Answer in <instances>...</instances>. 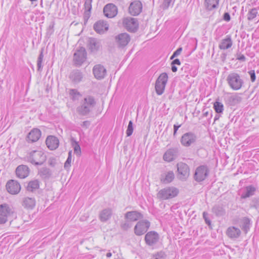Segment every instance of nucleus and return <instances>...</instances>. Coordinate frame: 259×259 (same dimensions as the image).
Wrapping results in <instances>:
<instances>
[{
  "label": "nucleus",
  "mask_w": 259,
  "mask_h": 259,
  "mask_svg": "<svg viewBox=\"0 0 259 259\" xmlns=\"http://www.w3.org/2000/svg\"><path fill=\"white\" fill-rule=\"evenodd\" d=\"M96 105L94 97L87 95L80 102L79 106L76 108V111L81 116H87L90 114Z\"/></svg>",
  "instance_id": "f257e3e1"
},
{
  "label": "nucleus",
  "mask_w": 259,
  "mask_h": 259,
  "mask_svg": "<svg viewBox=\"0 0 259 259\" xmlns=\"http://www.w3.org/2000/svg\"><path fill=\"white\" fill-rule=\"evenodd\" d=\"M179 193L178 188L171 186L161 189L157 194V197L162 200H166L176 197Z\"/></svg>",
  "instance_id": "f03ea898"
},
{
  "label": "nucleus",
  "mask_w": 259,
  "mask_h": 259,
  "mask_svg": "<svg viewBox=\"0 0 259 259\" xmlns=\"http://www.w3.org/2000/svg\"><path fill=\"white\" fill-rule=\"evenodd\" d=\"M27 161L35 165H41L46 160V155L39 150H34L31 152L26 157Z\"/></svg>",
  "instance_id": "7ed1b4c3"
},
{
  "label": "nucleus",
  "mask_w": 259,
  "mask_h": 259,
  "mask_svg": "<svg viewBox=\"0 0 259 259\" xmlns=\"http://www.w3.org/2000/svg\"><path fill=\"white\" fill-rule=\"evenodd\" d=\"M227 82L230 87L233 90H239L243 84V80L239 74L232 72L230 73L227 77Z\"/></svg>",
  "instance_id": "20e7f679"
},
{
  "label": "nucleus",
  "mask_w": 259,
  "mask_h": 259,
  "mask_svg": "<svg viewBox=\"0 0 259 259\" xmlns=\"http://www.w3.org/2000/svg\"><path fill=\"white\" fill-rule=\"evenodd\" d=\"M167 80L168 75L166 73H161L157 79L155 88L158 95H161L163 93Z\"/></svg>",
  "instance_id": "39448f33"
},
{
  "label": "nucleus",
  "mask_w": 259,
  "mask_h": 259,
  "mask_svg": "<svg viewBox=\"0 0 259 259\" xmlns=\"http://www.w3.org/2000/svg\"><path fill=\"white\" fill-rule=\"evenodd\" d=\"M160 239L159 234L154 231L148 232L145 235L144 240L148 246L153 248L158 244Z\"/></svg>",
  "instance_id": "423d86ee"
},
{
  "label": "nucleus",
  "mask_w": 259,
  "mask_h": 259,
  "mask_svg": "<svg viewBox=\"0 0 259 259\" xmlns=\"http://www.w3.org/2000/svg\"><path fill=\"white\" fill-rule=\"evenodd\" d=\"M208 174L209 169L206 165H200L195 170L194 179L197 182H202L207 177Z\"/></svg>",
  "instance_id": "0eeeda50"
},
{
  "label": "nucleus",
  "mask_w": 259,
  "mask_h": 259,
  "mask_svg": "<svg viewBox=\"0 0 259 259\" xmlns=\"http://www.w3.org/2000/svg\"><path fill=\"white\" fill-rule=\"evenodd\" d=\"M150 222L147 220L139 221L134 227V233L137 236H141L147 232L150 227Z\"/></svg>",
  "instance_id": "6e6552de"
},
{
  "label": "nucleus",
  "mask_w": 259,
  "mask_h": 259,
  "mask_svg": "<svg viewBox=\"0 0 259 259\" xmlns=\"http://www.w3.org/2000/svg\"><path fill=\"white\" fill-rule=\"evenodd\" d=\"M122 23L124 27L128 31L135 32L137 30L139 23L136 18L126 17L123 19Z\"/></svg>",
  "instance_id": "1a4fd4ad"
},
{
  "label": "nucleus",
  "mask_w": 259,
  "mask_h": 259,
  "mask_svg": "<svg viewBox=\"0 0 259 259\" xmlns=\"http://www.w3.org/2000/svg\"><path fill=\"white\" fill-rule=\"evenodd\" d=\"M197 139V136L194 133L188 132L182 136L180 142L183 146L189 147L196 142Z\"/></svg>",
  "instance_id": "9d476101"
},
{
  "label": "nucleus",
  "mask_w": 259,
  "mask_h": 259,
  "mask_svg": "<svg viewBox=\"0 0 259 259\" xmlns=\"http://www.w3.org/2000/svg\"><path fill=\"white\" fill-rule=\"evenodd\" d=\"M177 166L179 179L185 180L190 175L189 166L184 162H179L177 164Z\"/></svg>",
  "instance_id": "9b49d317"
},
{
  "label": "nucleus",
  "mask_w": 259,
  "mask_h": 259,
  "mask_svg": "<svg viewBox=\"0 0 259 259\" xmlns=\"http://www.w3.org/2000/svg\"><path fill=\"white\" fill-rule=\"evenodd\" d=\"M131 40V37L127 33H121L115 36V42L118 48H123Z\"/></svg>",
  "instance_id": "f8f14e48"
},
{
  "label": "nucleus",
  "mask_w": 259,
  "mask_h": 259,
  "mask_svg": "<svg viewBox=\"0 0 259 259\" xmlns=\"http://www.w3.org/2000/svg\"><path fill=\"white\" fill-rule=\"evenodd\" d=\"M87 47L89 51L93 54H96L102 48L101 40L94 37L88 40Z\"/></svg>",
  "instance_id": "ddd939ff"
},
{
  "label": "nucleus",
  "mask_w": 259,
  "mask_h": 259,
  "mask_svg": "<svg viewBox=\"0 0 259 259\" xmlns=\"http://www.w3.org/2000/svg\"><path fill=\"white\" fill-rule=\"evenodd\" d=\"M87 52L84 47H80L74 54V61L76 65L80 66L86 60Z\"/></svg>",
  "instance_id": "4468645a"
},
{
  "label": "nucleus",
  "mask_w": 259,
  "mask_h": 259,
  "mask_svg": "<svg viewBox=\"0 0 259 259\" xmlns=\"http://www.w3.org/2000/svg\"><path fill=\"white\" fill-rule=\"evenodd\" d=\"M6 187L8 192L11 194H17L21 190L20 184L17 181L14 180L8 181Z\"/></svg>",
  "instance_id": "2eb2a0df"
},
{
  "label": "nucleus",
  "mask_w": 259,
  "mask_h": 259,
  "mask_svg": "<svg viewBox=\"0 0 259 259\" xmlns=\"http://www.w3.org/2000/svg\"><path fill=\"white\" fill-rule=\"evenodd\" d=\"M103 12L106 17L111 18L117 15L118 10L117 7L115 5L113 4H108L104 7Z\"/></svg>",
  "instance_id": "dca6fc26"
},
{
  "label": "nucleus",
  "mask_w": 259,
  "mask_h": 259,
  "mask_svg": "<svg viewBox=\"0 0 259 259\" xmlns=\"http://www.w3.org/2000/svg\"><path fill=\"white\" fill-rule=\"evenodd\" d=\"M142 10V4L140 1L132 2L128 8L129 13L133 16L139 15Z\"/></svg>",
  "instance_id": "f3484780"
},
{
  "label": "nucleus",
  "mask_w": 259,
  "mask_h": 259,
  "mask_svg": "<svg viewBox=\"0 0 259 259\" xmlns=\"http://www.w3.org/2000/svg\"><path fill=\"white\" fill-rule=\"evenodd\" d=\"M93 72L95 77L97 79L104 78L106 75V69L101 64H97L94 66L93 69Z\"/></svg>",
  "instance_id": "a211bd4d"
},
{
  "label": "nucleus",
  "mask_w": 259,
  "mask_h": 259,
  "mask_svg": "<svg viewBox=\"0 0 259 259\" xmlns=\"http://www.w3.org/2000/svg\"><path fill=\"white\" fill-rule=\"evenodd\" d=\"M41 132L37 128H33L28 133L26 137V141L29 143H34L37 141L40 138Z\"/></svg>",
  "instance_id": "6ab92c4d"
},
{
  "label": "nucleus",
  "mask_w": 259,
  "mask_h": 259,
  "mask_svg": "<svg viewBox=\"0 0 259 259\" xmlns=\"http://www.w3.org/2000/svg\"><path fill=\"white\" fill-rule=\"evenodd\" d=\"M179 155V149L177 148L168 149L164 154V160L170 162L175 160Z\"/></svg>",
  "instance_id": "aec40b11"
},
{
  "label": "nucleus",
  "mask_w": 259,
  "mask_h": 259,
  "mask_svg": "<svg viewBox=\"0 0 259 259\" xmlns=\"http://www.w3.org/2000/svg\"><path fill=\"white\" fill-rule=\"evenodd\" d=\"M46 144L51 150L56 149L59 145L58 139L54 136H49L46 140Z\"/></svg>",
  "instance_id": "412c9836"
},
{
  "label": "nucleus",
  "mask_w": 259,
  "mask_h": 259,
  "mask_svg": "<svg viewBox=\"0 0 259 259\" xmlns=\"http://www.w3.org/2000/svg\"><path fill=\"white\" fill-rule=\"evenodd\" d=\"M0 212H2L8 219L13 217L15 214L14 208L7 203H3L0 205Z\"/></svg>",
  "instance_id": "4be33fe9"
},
{
  "label": "nucleus",
  "mask_w": 259,
  "mask_h": 259,
  "mask_svg": "<svg viewBox=\"0 0 259 259\" xmlns=\"http://www.w3.org/2000/svg\"><path fill=\"white\" fill-rule=\"evenodd\" d=\"M109 25L106 21L99 20L94 25L95 31L99 34H103L108 30Z\"/></svg>",
  "instance_id": "5701e85b"
},
{
  "label": "nucleus",
  "mask_w": 259,
  "mask_h": 259,
  "mask_svg": "<svg viewBox=\"0 0 259 259\" xmlns=\"http://www.w3.org/2000/svg\"><path fill=\"white\" fill-rule=\"evenodd\" d=\"M124 218L131 222H136L139 220L143 219L144 215L139 211H130L125 213Z\"/></svg>",
  "instance_id": "b1692460"
},
{
  "label": "nucleus",
  "mask_w": 259,
  "mask_h": 259,
  "mask_svg": "<svg viewBox=\"0 0 259 259\" xmlns=\"http://www.w3.org/2000/svg\"><path fill=\"white\" fill-rule=\"evenodd\" d=\"M29 168L26 165H19L16 169V174L20 179L26 178L29 174Z\"/></svg>",
  "instance_id": "393cba45"
},
{
  "label": "nucleus",
  "mask_w": 259,
  "mask_h": 259,
  "mask_svg": "<svg viewBox=\"0 0 259 259\" xmlns=\"http://www.w3.org/2000/svg\"><path fill=\"white\" fill-rule=\"evenodd\" d=\"M35 199L33 197H24L22 201V205L26 209H32L35 206Z\"/></svg>",
  "instance_id": "a878e982"
},
{
  "label": "nucleus",
  "mask_w": 259,
  "mask_h": 259,
  "mask_svg": "<svg viewBox=\"0 0 259 259\" xmlns=\"http://www.w3.org/2000/svg\"><path fill=\"white\" fill-rule=\"evenodd\" d=\"M69 77L72 82L77 83L81 81L83 75L80 70H74L70 73Z\"/></svg>",
  "instance_id": "bb28decb"
},
{
  "label": "nucleus",
  "mask_w": 259,
  "mask_h": 259,
  "mask_svg": "<svg viewBox=\"0 0 259 259\" xmlns=\"http://www.w3.org/2000/svg\"><path fill=\"white\" fill-rule=\"evenodd\" d=\"M233 45L231 37L228 35L226 37L223 39L219 44V47L221 50H226L230 48Z\"/></svg>",
  "instance_id": "cd10ccee"
},
{
  "label": "nucleus",
  "mask_w": 259,
  "mask_h": 259,
  "mask_svg": "<svg viewBox=\"0 0 259 259\" xmlns=\"http://www.w3.org/2000/svg\"><path fill=\"white\" fill-rule=\"evenodd\" d=\"M256 190V188L253 185L246 186L241 195V198L242 199H245L253 196Z\"/></svg>",
  "instance_id": "c85d7f7f"
},
{
  "label": "nucleus",
  "mask_w": 259,
  "mask_h": 259,
  "mask_svg": "<svg viewBox=\"0 0 259 259\" xmlns=\"http://www.w3.org/2000/svg\"><path fill=\"white\" fill-rule=\"evenodd\" d=\"M227 235L232 239L238 238L241 234L240 230L235 227H230L227 230Z\"/></svg>",
  "instance_id": "c756f323"
},
{
  "label": "nucleus",
  "mask_w": 259,
  "mask_h": 259,
  "mask_svg": "<svg viewBox=\"0 0 259 259\" xmlns=\"http://www.w3.org/2000/svg\"><path fill=\"white\" fill-rule=\"evenodd\" d=\"M112 215V209L109 208H105L100 212L99 218L101 222H105L111 218Z\"/></svg>",
  "instance_id": "7c9ffc66"
},
{
  "label": "nucleus",
  "mask_w": 259,
  "mask_h": 259,
  "mask_svg": "<svg viewBox=\"0 0 259 259\" xmlns=\"http://www.w3.org/2000/svg\"><path fill=\"white\" fill-rule=\"evenodd\" d=\"M175 178V175L172 171H168L165 175H161L160 181L164 184H168L171 182Z\"/></svg>",
  "instance_id": "2f4dec72"
},
{
  "label": "nucleus",
  "mask_w": 259,
  "mask_h": 259,
  "mask_svg": "<svg viewBox=\"0 0 259 259\" xmlns=\"http://www.w3.org/2000/svg\"><path fill=\"white\" fill-rule=\"evenodd\" d=\"M39 181L38 180H33L30 181L26 187L27 191L33 192L39 188Z\"/></svg>",
  "instance_id": "473e14b6"
},
{
  "label": "nucleus",
  "mask_w": 259,
  "mask_h": 259,
  "mask_svg": "<svg viewBox=\"0 0 259 259\" xmlns=\"http://www.w3.org/2000/svg\"><path fill=\"white\" fill-rule=\"evenodd\" d=\"M38 175L44 179H49L52 175L51 170L46 167L40 168L38 170Z\"/></svg>",
  "instance_id": "72a5a7b5"
},
{
  "label": "nucleus",
  "mask_w": 259,
  "mask_h": 259,
  "mask_svg": "<svg viewBox=\"0 0 259 259\" xmlns=\"http://www.w3.org/2000/svg\"><path fill=\"white\" fill-rule=\"evenodd\" d=\"M212 212L217 217L223 216L225 213V210L222 205H215L212 208Z\"/></svg>",
  "instance_id": "f704fd0d"
},
{
  "label": "nucleus",
  "mask_w": 259,
  "mask_h": 259,
  "mask_svg": "<svg viewBox=\"0 0 259 259\" xmlns=\"http://www.w3.org/2000/svg\"><path fill=\"white\" fill-rule=\"evenodd\" d=\"M219 0H205L206 8L209 11L216 8L219 5Z\"/></svg>",
  "instance_id": "c9c22d12"
},
{
  "label": "nucleus",
  "mask_w": 259,
  "mask_h": 259,
  "mask_svg": "<svg viewBox=\"0 0 259 259\" xmlns=\"http://www.w3.org/2000/svg\"><path fill=\"white\" fill-rule=\"evenodd\" d=\"M69 94L71 100L73 101H78L82 96L76 89H70Z\"/></svg>",
  "instance_id": "e433bc0d"
},
{
  "label": "nucleus",
  "mask_w": 259,
  "mask_h": 259,
  "mask_svg": "<svg viewBox=\"0 0 259 259\" xmlns=\"http://www.w3.org/2000/svg\"><path fill=\"white\" fill-rule=\"evenodd\" d=\"M228 100L231 105H235L242 101V98L237 95H232L229 97Z\"/></svg>",
  "instance_id": "4c0bfd02"
},
{
  "label": "nucleus",
  "mask_w": 259,
  "mask_h": 259,
  "mask_svg": "<svg viewBox=\"0 0 259 259\" xmlns=\"http://www.w3.org/2000/svg\"><path fill=\"white\" fill-rule=\"evenodd\" d=\"M71 142L72 147H73L74 151L77 155H80L81 154V149L78 143L76 141L74 138H71Z\"/></svg>",
  "instance_id": "58836bf2"
},
{
  "label": "nucleus",
  "mask_w": 259,
  "mask_h": 259,
  "mask_svg": "<svg viewBox=\"0 0 259 259\" xmlns=\"http://www.w3.org/2000/svg\"><path fill=\"white\" fill-rule=\"evenodd\" d=\"M44 49L42 48L41 49L40 53L38 57L37 60V71H41L42 69V62L44 59Z\"/></svg>",
  "instance_id": "ea45409f"
},
{
  "label": "nucleus",
  "mask_w": 259,
  "mask_h": 259,
  "mask_svg": "<svg viewBox=\"0 0 259 259\" xmlns=\"http://www.w3.org/2000/svg\"><path fill=\"white\" fill-rule=\"evenodd\" d=\"M213 108L218 114L222 113L224 111V105L222 103L215 101L213 103Z\"/></svg>",
  "instance_id": "a19ab883"
},
{
  "label": "nucleus",
  "mask_w": 259,
  "mask_h": 259,
  "mask_svg": "<svg viewBox=\"0 0 259 259\" xmlns=\"http://www.w3.org/2000/svg\"><path fill=\"white\" fill-rule=\"evenodd\" d=\"M242 230L246 233L249 229L250 225V220L249 219L244 217L242 219Z\"/></svg>",
  "instance_id": "79ce46f5"
},
{
  "label": "nucleus",
  "mask_w": 259,
  "mask_h": 259,
  "mask_svg": "<svg viewBox=\"0 0 259 259\" xmlns=\"http://www.w3.org/2000/svg\"><path fill=\"white\" fill-rule=\"evenodd\" d=\"M257 14L258 12L257 9L256 8H254L250 9L247 14V19L249 21L252 20L256 17Z\"/></svg>",
  "instance_id": "37998d69"
},
{
  "label": "nucleus",
  "mask_w": 259,
  "mask_h": 259,
  "mask_svg": "<svg viewBox=\"0 0 259 259\" xmlns=\"http://www.w3.org/2000/svg\"><path fill=\"white\" fill-rule=\"evenodd\" d=\"M93 0H85L84 7L85 9V14L90 15V13L92 8V3Z\"/></svg>",
  "instance_id": "c03bdc74"
},
{
  "label": "nucleus",
  "mask_w": 259,
  "mask_h": 259,
  "mask_svg": "<svg viewBox=\"0 0 259 259\" xmlns=\"http://www.w3.org/2000/svg\"><path fill=\"white\" fill-rule=\"evenodd\" d=\"M175 2V0H164L161 6V8L163 10H166L171 5L173 6Z\"/></svg>",
  "instance_id": "a18cd8bd"
},
{
  "label": "nucleus",
  "mask_w": 259,
  "mask_h": 259,
  "mask_svg": "<svg viewBox=\"0 0 259 259\" xmlns=\"http://www.w3.org/2000/svg\"><path fill=\"white\" fill-rule=\"evenodd\" d=\"M130 222L131 221L127 220V221L122 222L120 224L121 229L124 231H126L131 228L132 226V224Z\"/></svg>",
  "instance_id": "49530a36"
},
{
  "label": "nucleus",
  "mask_w": 259,
  "mask_h": 259,
  "mask_svg": "<svg viewBox=\"0 0 259 259\" xmlns=\"http://www.w3.org/2000/svg\"><path fill=\"white\" fill-rule=\"evenodd\" d=\"M71 159H72V151H70L68 152V156L67 159L64 163V167L65 169H68L70 167Z\"/></svg>",
  "instance_id": "de8ad7c7"
},
{
  "label": "nucleus",
  "mask_w": 259,
  "mask_h": 259,
  "mask_svg": "<svg viewBox=\"0 0 259 259\" xmlns=\"http://www.w3.org/2000/svg\"><path fill=\"white\" fill-rule=\"evenodd\" d=\"M133 122L132 120H130L128 122L127 128L126 131V134L127 137L131 136L133 133Z\"/></svg>",
  "instance_id": "09e8293b"
},
{
  "label": "nucleus",
  "mask_w": 259,
  "mask_h": 259,
  "mask_svg": "<svg viewBox=\"0 0 259 259\" xmlns=\"http://www.w3.org/2000/svg\"><path fill=\"white\" fill-rule=\"evenodd\" d=\"M236 59L242 62H244L246 58L244 55L242 54L241 52L238 51L236 54Z\"/></svg>",
  "instance_id": "8fccbe9b"
},
{
  "label": "nucleus",
  "mask_w": 259,
  "mask_h": 259,
  "mask_svg": "<svg viewBox=\"0 0 259 259\" xmlns=\"http://www.w3.org/2000/svg\"><path fill=\"white\" fill-rule=\"evenodd\" d=\"M208 213L207 212L204 211L203 212V218L204 219L205 223L208 226H210L211 225V221L208 218Z\"/></svg>",
  "instance_id": "3c124183"
},
{
  "label": "nucleus",
  "mask_w": 259,
  "mask_h": 259,
  "mask_svg": "<svg viewBox=\"0 0 259 259\" xmlns=\"http://www.w3.org/2000/svg\"><path fill=\"white\" fill-rule=\"evenodd\" d=\"M165 256L166 255L164 252L160 251L155 255V259H163L165 257Z\"/></svg>",
  "instance_id": "603ef678"
},
{
  "label": "nucleus",
  "mask_w": 259,
  "mask_h": 259,
  "mask_svg": "<svg viewBox=\"0 0 259 259\" xmlns=\"http://www.w3.org/2000/svg\"><path fill=\"white\" fill-rule=\"evenodd\" d=\"M8 219L4 215L2 212H0V224H4L7 221Z\"/></svg>",
  "instance_id": "864d4df0"
},
{
  "label": "nucleus",
  "mask_w": 259,
  "mask_h": 259,
  "mask_svg": "<svg viewBox=\"0 0 259 259\" xmlns=\"http://www.w3.org/2000/svg\"><path fill=\"white\" fill-rule=\"evenodd\" d=\"M248 73L250 76V79L252 82H254L255 80L256 76L254 70H250L248 71Z\"/></svg>",
  "instance_id": "5fc2aeb1"
},
{
  "label": "nucleus",
  "mask_w": 259,
  "mask_h": 259,
  "mask_svg": "<svg viewBox=\"0 0 259 259\" xmlns=\"http://www.w3.org/2000/svg\"><path fill=\"white\" fill-rule=\"evenodd\" d=\"M223 19L227 22H229L231 19L230 14L228 12L225 13L223 15Z\"/></svg>",
  "instance_id": "6e6d98bb"
},
{
  "label": "nucleus",
  "mask_w": 259,
  "mask_h": 259,
  "mask_svg": "<svg viewBox=\"0 0 259 259\" xmlns=\"http://www.w3.org/2000/svg\"><path fill=\"white\" fill-rule=\"evenodd\" d=\"M182 51V48H181V47L179 48L176 51H175L174 52V53H173L174 57H176L178 56H179V55H180Z\"/></svg>",
  "instance_id": "4d7b16f0"
},
{
  "label": "nucleus",
  "mask_w": 259,
  "mask_h": 259,
  "mask_svg": "<svg viewBox=\"0 0 259 259\" xmlns=\"http://www.w3.org/2000/svg\"><path fill=\"white\" fill-rule=\"evenodd\" d=\"M49 165L54 167L56 165V160L55 158H50L49 159Z\"/></svg>",
  "instance_id": "13d9d810"
},
{
  "label": "nucleus",
  "mask_w": 259,
  "mask_h": 259,
  "mask_svg": "<svg viewBox=\"0 0 259 259\" xmlns=\"http://www.w3.org/2000/svg\"><path fill=\"white\" fill-rule=\"evenodd\" d=\"M181 126V124L180 125H177V124H174V136L175 137L176 134H177V131L178 130L179 128Z\"/></svg>",
  "instance_id": "bf43d9fd"
},
{
  "label": "nucleus",
  "mask_w": 259,
  "mask_h": 259,
  "mask_svg": "<svg viewBox=\"0 0 259 259\" xmlns=\"http://www.w3.org/2000/svg\"><path fill=\"white\" fill-rule=\"evenodd\" d=\"M90 125V122L89 121H84L81 124V126L82 127H84L85 128H88Z\"/></svg>",
  "instance_id": "052dcab7"
},
{
  "label": "nucleus",
  "mask_w": 259,
  "mask_h": 259,
  "mask_svg": "<svg viewBox=\"0 0 259 259\" xmlns=\"http://www.w3.org/2000/svg\"><path fill=\"white\" fill-rule=\"evenodd\" d=\"M171 65H181V62L179 59H174L171 63Z\"/></svg>",
  "instance_id": "680f3d73"
},
{
  "label": "nucleus",
  "mask_w": 259,
  "mask_h": 259,
  "mask_svg": "<svg viewBox=\"0 0 259 259\" xmlns=\"http://www.w3.org/2000/svg\"><path fill=\"white\" fill-rule=\"evenodd\" d=\"M171 70L173 72H176L177 71L178 69L175 65H171Z\"/></svg>",
  "instance_id": "e2e57ef3"
},
{
  "label": "nucleus",
  "mask_w": 259,
  "mask_h": 259,
  "mask_svg": "<svg viewBox=\"0 0 259 259\" xmlns=\"http://www.w3.org/2000/svg\"><path fill=\"white\" fill-rule=\"evenodd\" d=\"M209 114V112L208 111L204 112L203 111V113L202 114V117H207Z\"/></svg>",
  "instance_id": "0e129e2a"
},
{
  "label": "nucleus",
  "mask_w": 259,
  "mask_h": 259,
  "mask_svg": "<svg viewBox=\"0 0 259 259\" xmlns=\"http://www.w3.org/2000/svg\"><path fill=\"white\" fill-rule=\"evenodd\" d=\"M220 116L218 114L215 115L214 118V122L216 121L217 120H218L220 118Z\"/></svg>",
  "instance_id": "69168bd1"
},
{
  "label": "nucleus",
  "mask_w": 259,
  "mask_h": 259,
  "mask_svg": "<svg viewBox=\"0 0 259 259\" xmlns=\"http://www.w3.org/2000/svg\"><path fill=\"white\" fill-rule=\"evenodd\" d=\"M112 255V253L111 252H108L106 254L107 257H110Z\"/></svg>",
  "instance_id": "338daca9"
},
{
  "label": "nucleus",
  "mask_w": 259,
  "mask_h": 259,
  "mask_svg": "<svg viewBox=\"0 0 259 259\" xmlns=\"http://www.w3.org/2000/svg\"><path fill=\"white\" fill-rule=\"evenodd\" d=\"M176 57H174V55L172 54V56L170 57V60H172L174 59V58H175Z\"/></svg>",
  "instance_id": "774afa93"
}]
</instances>
